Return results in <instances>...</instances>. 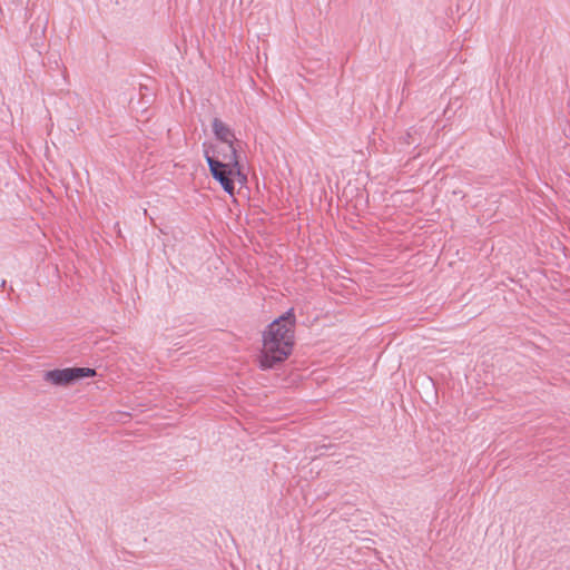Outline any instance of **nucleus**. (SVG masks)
<instances>
[{"instance_id":"obj_1","label":"nucleus","mask_w":570,"mask_h":570,"mask_svg":"<svg viewBox=\"0 0 570 570\" xmlns=\"http://www.w3.org/2000/svg\"><path fill=\"white\" fill-rule=\"evenodd\" d=\"M295 323L294 309L289 308L268 324L263 332V348L259 355V367L262 370L273 368L292 354Z\"/></svg>"},{"instance_id":"obj_2","label":"nucleus","mask_w":570,"mask_h":570,"mask_svg":"<svg viewBox=\"0 0 570 570\" xmlns=\"http://www.w3.org/2000/svg\"><path fill=\"white\" fill-rule=\"evenodd\" d=\"M212 177L219 183L223 190L233 196L235 191L234 178L237 177L240 183L246 181V176L242 173V168L234 167L230 164L218 161L214 157L206 155Z\"/></svg>"},{"instance_id":"obj_3","label":"nucleus","mask_w":570,"mask_h":570,"mask_svg":"<svg viewBox=\"0 0 570 570\" xmlns=\"http://www.w3.org/2000/svg\"><path fill=\"white\" fill-rule=\"evenodd\" d=\"M204 147V158L206 159V155L214 157V159L223 163H227L233 165L234 167H239V159L237 153L236 145L223 144V146H214L203 144Z\"/></svg>"},{"instance_id":"obj_4","label":"nucleus","mask_w":570,"mask_h":570,"mask_svg":"<svg viewBox=\"0 0 570 570\" xmlns=\"http://www.w3.org/2000/svg\"><path fill=\"white\" fill-rule=\"evenodd\" d=\"M42 381L53 387L68 386L71 383V367L45 371Z\"/></svg>"},{"instance_id":"obj_5","label":"nucleus","mask_w":570,"mask_h":570,"mask_svg":"<svg viewBox=\"0 0 570 570\" xmlns=\"http://www.w3.org/2000/svg\"><path fill=\"white\" fill-rule=\"evenodd\" d=\"M213 134L217 140L222 144L236 145L238 139L235 136L234 130L223 122L219 118H214L212 122Z\"/></svg>"},{"instance_id":"obj_6","label":"nucleus","mask_w":570,"mask_h":570,"mask_svg":"<svg viewBox=\"0 0 570 570\" xmlns=\"http://www.w3.org/2000/svg\"><path fill=\"white\" fill-rule=\"evenodd\" d=\"M96 374V370L90 367H73V382Z\"/></svg>"}]
</instances>
